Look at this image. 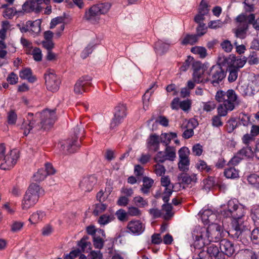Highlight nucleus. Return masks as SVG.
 Wrapping results in <instances>:
<instances>
[{
	"label": "nucleus",
	"instance_id": "nucleus-27",
	"mask_svg": "<svg viewBox=\"0 0 259 259\" xmlns=\"http://www.w3.org/2000/svg\"><path fill=\"white\" fill-rule=\"evenodd\" d=\"M20 77L23 79H27L30 82H33L36 80V77L32 75L31 70L30 68H25L21 70L19 73Z\"/></svg>",
	"mask_w": 259,
	"mask_h": 259
},
{
	"label": "nucleus",
	"instance_id": "nucleus-20",
	"mask_svg": "<svg viewBox=\"0 0 259 259\" xmlns=\"http://www.w3.org/2000/svg\"><path fill=\"white\" fill-rule=\"evenodd\" d=\"M97 183V179L94 176H89L82 178L79 183L80 188L85 192H90Z\"/></svg>",
	"mask_w": 259,
	"mask_h": 259
},
{
	"label": "nucleus",
	"instance_id": "nucleus-44",
	"mask_svg": "<svg viewBox=\"0 0 259 259\" xmlns=\"http://www.w3.org/2000/svg\"><path fill=\"white\" fill-rule=\"evenodd\" d=\"M47 177V172L44 168H41L34 174L33 179L34 181L40 182L44 180Z\"/></svg>",
	"mask_w": 259,
	"mask_h": 259
},
{
	"label": "nucleus",
	"instance_id": "nucleus-64",
	"mask_svg": "<svg viewBox=\"0 0 259 259\" xmlns=\"http://www.w3.org/2000/svg\"><path fill=\"white\" fill-rule=\"evenodd\" d=\"M102 253L100 250L91 251L88 255V259H102Z\"/></svg>",
	"mask_w": 259,
	"mask_h": 259
},
{
	"label": "nucleus",
	"instance_id": "nucleus-8",
	"mask_svg": "<svg viewBox=\"0 0 259 259\" xmlns=\"http://www.w3.org/2000/svg\"><path fill=\"white\" fill-rule=\"evenodd\" d=\"M39 118L40 122L45 130L50 128L56 120L55 111L48 109L43 110L40 113H36Z\"/></svg>",
	"mask_w": 259,
	"mask_h": 259
},
{
	"label": "nucleus",
	"instance_id": "nucleus-42",
	"mask_svg": "<svg viewBox=\"0 0 259 259\" xmlns=\"http://www.w3.org/2000/svg\"><path fill=\"white\" fill-rule=\"evenodd\" d=\"M181 179L182 182L186 184H190L192 182L195 183L197 181L196 175L194 174L191 175L187 174H183Z\"/></svg>",
	"mask_w": 259,
	"mask_h": 259
},
{
	"label": "nucleus",
	"instance_id": "nucleus-13",
	"mask_svg": "<svg viewBox=\"0 0 259 259\" xmlns=\"http://www.w3.org/2000/svg\"><path fill=\"white\" fill-rule=\"evenodd\" d=\"M19 158L18 151L16 149L11 150L2 160L3 162L0 165V168L3 170H9L12 168Z\"/></svg>",
	"mask_w": 259,
	"mask_h": 259
},
{
	"label": "nucleus",
	"instance_id": "nucleus-62",
	"mask_svg": "<svg viewBox=\"0 0 259 259\" xmlns=\"http://www.w3.org/2000/svg\"><path fill=\"white\" fill-rule=\"evenodd\" d=\"M239 90L243 96H251L252 95V92H251L250 90V88L249 87L248 84H244L240 86L239 87Z\"/></svg>",
	"mask_w": 259,
	"mask_h": 259
},
{
	"label": "nucleus",
	"instance_id": "nucleus-36",
	"mask_svg": "<svg viewBox=\"0 0 259 259\" xmlns=\"http://www.w3.org/2000/svg\"><path fill=\"white\" fill-rule=\"evenodd\" d=\"M238 153L243 159L244 158H249L253 156V153L250 147L247 146L242 148Z\"/></svg>",
	"mask_w": 259,
	"mask_h": 259
},
{
	"label": "nucleus",
	"instance_id": "nucleus-32",
	"mask_svg": "<svg viewBox=\"0 0 259 259\" xmlns=\"http://www.w3.org/2000/svg\"><path fill=\"white\" fill-rule=\"evenodd\" d=\"M240 259H257L256 254L252 250H242L240 252Z\"/></svg>",
	"mask_w": 259,
	"mask_h": 259
},
{
	"label": "nucleus",
	"instance_id": "nucleus-7",
	"mask_svg": "<svg viewBox=\"0 0 259 259\" xmlns=\"http://www.w3.org/2000/svg\"><path fill=\"white\" fill-rule=\"evenodd\" d=\"M202 236L207 238L209 242H219L221 241L222 236V228L217 224H212L207 228H203Z\"/></svg>",
	"mask_w": 259,
	"mask_h": 259
},
{
	"label": "nucleus",
	"instance_id": "nucleus-56",
	"mask_svg": "<svg viewBox=\"0 0 259 259\" xmlns=\"http://www.w3.org/2000/svg\"><path fill=\"white\" fill-rule=\"evenodd\" d=\"M128 215L132 217H140L142 213L141 211L137 207L135 206H130L128 207Z\"/></svg>",
	"mask_w": 259,
	"mask_h": 259
},
{
	"label": "nucleus",
	"instance_id": "nucleus-21",
	"mask_svg": "<svg viewBox=\"0 0 259 259\" xmlns=\"http://www.w3.org/2000/svg\"><path fill=\"white\" fill-rule=\"evenodd\" d=\"M220 248L221 250V252L222 253L223 257H224V254L231 256L235 251L234 244L229 240L225 239L221 240Z\"/></svg>",
	"mask_w": 259,
	"mask_h": 259
},
{
	"label": "nucleus",
	"instance_id": "nucleus-41",
	"mask_svg": "<svg viewBox=\"0 0 259 259\" xmlns=\"http://www.w3.org/2000/svg\"><path fill=\"white\" fill-rule=\"evenodd\" d=\"M115 219V218L113 215H107V214H103L100 217L98 220V223L101 225H105L110 222L113 221Z\"/></svg>",
	"mask_w": 259,
	"mask_h": 259
},
{
	"label": "nucleus",
	"instance_id": "nucleus-24",
	"mask_svg": "<svg viewBox=\"0 0 259 259\" xmlns=\"http://www.w3.org/2000/svg\"><path fill=\"white\" fill-rule=\"evenodd\" d=\"M41 7L38 4L33 0L25 2L22 6V10L26 13H29L32 11L39 12L40 11Z\"/></svg>",
	"mask_w": 259,
	"mask_h": 259
},
{
	"label": "nucleus",
	"instance_id": "nucleus-51",
	"mask_svg": "<svg viewBox=\"0 0 259 259\" xmlns=\"http://www.w3.org/2000/svg\"><path fill=\"white\" fill-rule=\"evenodd\" d=\"M7 5H3L2 6V8H6L3 12V16L4 17L10 19L15 14V10L12 8H7Z\"/></svg>",
	"mask_w": 259,
	"mask_h": 259
},
{
	"label": "nucleus",
	"instance_id": "nucleus-63",
	"mask_svg": "<svg viewBox=\"0 0 259 259\" xmlns=\"http://www.w3.org/2000/svg\"><path fill=\"white\" fill-rule=\"evenodd\" d=\"M222 115H220L218 113L217 115H215L212 118V124L213 126L220 127L223 125V122L221 119Z\"/></svg>",
	"mask_w": 259,
	"mask_h": 259
},
{
	"label": "nucleus",
	"instance_id": "nucleus-19",
	"mask_svg": "<svg viewBox=\"0 0 259 259\" xmlns=\"http://www.w3.org/2000/svg\"><path fill=\"white\" fill-rule=\"evenodd\" d=\"M92 77L86 76L80 78L74 85V92L77 95H81L87 92V87L90 85Z\"/></svg>",
	"mask_w": 259,
	"mask_h": 259
},
{
	"label": "nucleus",
	"instance_id": "nucleus-34",
	"mask_svg": "<svg viewBox=\"0 0 259 259\" xmlns=\"http://www.w3.org/2000/svg\"><path fill=\"white\" fill-rule=\"evenodd\" d=\"M46 217V213L42 211H37L33 213L30 217L29 221L32 224H35L42 221Z\"/></svg>",
	"mask_w": 259,
	"mask_h": 259
},
{
	"label": "nucleus",
	"instance_id": "nucleus-23",
	"mask_svg": "<svg viewBox=\"0 0 259 259\" xmlns=\"http://www.w3.org/2000/svg\"><path fill=\"white\" fill-rule=\"evenodd\" d=\"M200 216L202 221L205 224L211 223L215 219L216 215L212 211L209 209H206L200 211Z\"/></svg>",
	"mask_w": 259,
	"mask_h": 259
},
{
	"label": "nucleus",
	"instance_id": "nucleus-45",
	"mask_svg": "<svg viewBox=\"0 0 259 259\" xmlns=\"http://www.w3.org/2000/svg\"><path fill=\"white\" fill-rule=\"evenodd\" d=\"M191 51L193 53L199 55L201 58H205L207 55L206 50L203 47L196 46L192 48Z\"/></svg>",
	"mask_w": 259,
	"mask_h": 259
},
{
	"label": "nucleus",
	"instance_id": "nucleus-58",
	"mask_svg": "<svg viewBox=\"0 0 259 259\" xmlns=\"http://www.w3.org/2000/svg\"><path fill=\"white\" fill-rule=\"evenodd\" d=\"M107 208V205L102 203H99L95 205V207L93 213L95 215H97L99 213L104 212Z\"/></svg>",
	"mask_w": 259,
	"mask_h": 259
},
{
	"label": "nucleus",
	"instance_id": "nucleus-59",
	"mask_svg": "<svg viewBox=\"0 0 259 259\" xmlns=\"http://www.w3.org/2000/svg\"><path fill=\"white\" fill-rule=\"evenodd\" d=\"M192 152L194 155L199 156L203 152V147L200 144L194 145L192 149Z\"/></svg>",
	"mask_w": 259,
	"mask_h": 259
},
{
	"label": "nucleus",
	"instance_id": "nucleus-14",
	"mask_svg": "<svg viewBox=\"0 0 259 259\" xmlns=\"http://www.w3.org/2000/svg\"><path fill=\"white\" fill-rule=\"evenodd\" d=\"M193 68L194 70L193 79L195 82L199 83L208 81L207 76L205 77L206 75L204 74L206 67L203 64L199 62H196L193 64Z\"/></svg>",
	"mask_w": 259,
	"mask_h": 259
},
{
	"label": "nucleus",
	"instance_id": "nucleus-17",
	"mask_svg": "<svg viewBox=\"0 0 259 259\" xmlns=\"http://www.w3.org/2000/svg\"><path fill=\"white\" fill-rule=\"evenodd\" d=\"M161 185L164 187V191L162 194V198L164 202H168L169 197L173 192L174 186L170 183L168 176H164L161 178Z\"/></svg>",
	"mask_w": 259,
	"mask_h": 259
},
{
	"label": "nucleus",
	"instance_id": "nucleus-4",
	"mask_svg": "<svg viewBox=\"0 0 259 259\" xmlns=\"http://www.w3.org/2000/svg\"><path fill=\"white\" fill-rule=\"evenodd\" d=\"M227 208L220 210L221 214L225 218L244 217L245 214V207L235 199H231L227 203Z\"/></svg>",
	"mask_w": 259,
	"mask_h": 259
},
{
	"label": "nucleus",
	"instance_id": "nucleus-12",
	"mask_svg": "<svg viewBox=\"0 0 259 259\" xmlns=\"http://www.w3.org/2000/svg\"><path fill=\"white\" fill-rule=\"evenodd\" d=\"M126 107L124 104H119L115 108L114 117L110 123V128H114L122 122L126 116Z\"/></svg>",
	"mask_w": 259,
	"mask_h": 259
},
{
	"label": "nucleus",
	"instance_id": "nucleus-52",
	"mask_svg": "<svg viewBox=\"0 0 259 259\" xmlns=\"http://www.w3.org/2000/svg\"><path fill=\"white\" fill-rule=\"evenodd\" d=\"M251 218L255 225L259 226V206L251 209Z\"/></svg>",
	"mask_w": 259,
	"mask_h": 259
},
{
	"label": "nucleus",
	"instance_id": "nucleus-18",
	"mask_svg": "<svg viewBox=\"0 0 259 259\" xmlns=\"http://www.w3.org/2000/svg\"><path fill=\"white\" fill-rule=\"evenodd\" d=\"M246 62V58H236L234 56H230L228 57L224 58L222 64L223 65H229L232 68H235L237 70L242 68Z\"/></svg>",
	"mask_w": 259,
	"mask_h": 259
},
{
	"label": "nucleus",
	"instance_id": "nucleus-15",
	"mask_svg": "<svg viewBox=\"0 0 259 259\" xmlns=\"http://www.w3.org/2000/svg\"><path fill=\"white\" fill-rule=\"evenodd\" d=\"M126 228L128 233L138 236L144 232L145 226L141 221L134 219L128 222Z\"/></svg>",
	"mask_w": 259,
	"mask_h": 259
},
{
	"label": "nucleus",
	"instance_id": "nucleus-46",
	"mask_svg": "<svg viewBox=\"0 0 259 259\" xmlns=\"http://www.w3.org/2000/svg\"><path fill=\"white\" fill-rule=\"evenodd\" d=\"M165 154L166 160L174 161L176 158L175 149L171 147L167 146L165 149Z\"/></svg>",
	"mask_w": 259,
	"mask_h": 259
},
{
	"label": "nucleus",
	"instance_id": "nucleus-57",
	"mask_svg": "<svg viewBox=\"0 0 259 259\" xmlns=\"http://www.w3.org/2000/svg\"><path fill=\"white\" fill-rule=\"evenodd\" d=\"M154 171L157 176H162L165 172L166 169L164 166L159 164H156L153 166Z\"/></svg>",
	"mask_w": 259,
	"mask_h": 259
},
{
	"label": "nucleus",
	"instance_id": "nucleus-38",
	"mask_svg": "<svg viewBox=\"0 0 259 259\" xmlns=\"http://www.w3.org/2000/svg\"><path fill=\"white\" fill-rule=\"evenodd\" d=\"M27 26L32 33L37 34L40 31V22L37 20L33 22L27 21Z\"/></svg>",
	"mask_w": 259,
	"mask_h": 259
},
{
	"label": "nucleus",
	"instance_id": "nucleus-55",
	"mask_svg": "<svg viewBox=\"0 0 259 259\" xmlns=\"http://www.w3.org/2000/svg\"><path fill=\"white\" fill-rule=\"evenodd\" d=\"M93 244L96 248L101 249L104 246V241L100 236L94 235L93 238Z\"/></svg>",
	"mask_w": 259,
	"mask_h": 259
},
{
	"label": "nucleus",
	"instance_id": "nucleus-22",
	"mask_svg": "<svg viewBox=\"0 0 259 259\" xmlns=\"http://www.w3.org/2000/svg\"><path fill=\"white\" fill-rule=\"evenodd\" d=\"M208 245L206 252L210 259H224L222 257V253L219 251L217 246L210 243Z\"/></svg>",
	"mask_w": 259,
	"mask_h": 259
},
{
	"label": "nucleus",
	"instance_id": "nucleus-31",
	"mask_svg": "<svg viewBox=\"0 0 259 259\" xmlns=\"http://www.w3.org/2000/svg\"><path fill=\"white\" fill-rule=\"evenodd\" d=\"M198 36L197 34H187L182 40L181 44L184 45H193L198 40Z\"/></svg>",
	"mask_w": 259,
	"mask_h": 259
},
{
	"label": "nucleus",
	"instance_id": "nucleus-2",
	"mask_svg": "<svg viewBox=\"0 0 259 259\" xmlns=\"http://www.w3.org/2000/svg\"><path fill=\"white\" fill-rule=\"evenodd\" d=\"M41 191V188L38 184H31L22 199V208L23 210H27L33 207L37 202Z\"/></svg>",
	"mask_w": 259,
	"mask_h": 259
},
{
	"label": "nucleus",
	"instance_id": "nucleus-35",
	"mask_svg": "<svg viewBox=\"0 0 259 259\" xmlns=\"http://www.w3.org/2000/svg\"><path fill=\"white\" fill-rule=\"evenodd\" d=\"M227 67V71L229 72V75L228 77V81L230 82H233L235 81L238 75V70L235 69V68H232L229 65H226Z\"/></svg>",
	"mask_w": 259,
	"mask_h": 259
},
{
	"label": "nucleus",
	"instance_id": "nucleus-53",
	"mask_svg": "<svg viewBox=\"0 0 259 259\" xmlns=\"http://www.w3.org/2000/svg\"><path fill=\"white\" fill-rule=\"evenodd\" d=\"M202 109L206 112H210L216 107V104L214 101H208L202 103Z\"/></svg>",
	"mask_w": 259,
	"mask_h": 259
},
{
	"label": "nucleus",
	"instance_id": "nucleus-5",
	"mask_svg": "<svg viewBox=\"0 0 259 259\" xmlns=\"http://www.w3.org/2000/svg\"><path fill=\"white\" fill-rule=\"evenodd\" d=\"M38 116L37 114L34 116L33 113H28L26 119L23 121L21 126L25 136H27L30 132L35 133L43 128L40 120L37 121Z\"/></svg>",
	"mask_w": 259,
	"mask_h": 259
},
{
	"label": "nucleus",
	"instance_id": "nucleus-10",
	"mask_svg": "<svg viewBox=\"0 0 259 259\" xmlns=\"http://www.w3.org/2000/svg\"><path fill=\"white\" fill-rule=\"evenodd\" d=\"M45 78L48 90L56 92L59 90L61 81L54 71L48 70L45 74Z\"/></svg>",
	"mask_w": 259,
	"mask_h": 259
},
{
	"label": "nucleus",
	"instance_id": "nucleus-29",
	"mask_svg": "<svg viewBox=\"0 0 259 259\" xmlns=\"http://www.w3.org/2000/svg\"><path fill=\"white\" fill-rule=\"evenodd\" d=\"M155 83H152L150 88L146 91V93L143 96V100L144 104V108L145 106H148V102L151 95L153 93L154 90L157 88Z\"/></svg>",
	"mask_w": 259,
	"mask_h": 259
},
{
	"label": "nucleus",
	"instance_id": "nucleus-9",
	"mask_svg": "<svg viewBox=\"0 0 259 259\" xmlns=\"http://www.w3.org/2000/svg\"><path fill=\"white\" fill-rule=\"evenodd\" d=\"M81 130V128L77 126L74 128L75 137L72 139L67 140L61 144V148L64 152L69 153H74L80 147V144L77 143V135L80 132Z\"/></svg>",
	"mask_w": 259,
	"mask_h": 259
},
{
	"label": "nucleus",
	"instance_id": "nucleus-37",
	"mask_svg": "<svg viewBox=\"0 0 259 259\" xmlns=\"http://www.w3.org/2000/svg\"><path fill=\"white\" fill-rule=\"evenodd\" d=\"M153 183V181L151 179L146 177L144 178L143 179V186L141 189V192L144 194H148Z\"/></svg>",
	"mask_w": 259,
	"mask_h": 259
},
{
	"label": "nucleus",
	"instance_id": "nucleus-3",
	"mask_svg": "<svg viewBox=\"0 0 259 259\" xmlns=\"http://www.w3.org/2000/svg\"><path fill=\"white\" fill-rule=\"evenodd\" d=\"M111 7V4L108 2L93 5L85 12L84 17L92 23L97 22L100 19V15L108 13Z\"/></svg>",
	"mask_w": 259,
	"mask_h": 259
},
{
	"label": "nucleus",
	"instance_id": "nucleus-25",
	"mask_svg": "<svg viewBox=\"0 0 259 259\" xmlns=\"http://www.w3.org/2000/svg\"><path fill=\"white\" fill-rule=\"evenodd\" d=\"M89 238L88 236H83L78 242V246L81 248L83 252H89L92 249V244L88 241Z\"/></svg>",
	"mask_w": 259,
	"mask_h": 259
},
{
	"label": "nucleus",
	"instance_id": "nucleus-16",
	"mask_svg": "<svg viewBox=\"0 0 259 259\" xmlns=\"http://www.w3.org/2000/svg\"><path fill=\"white\" fill-rule=\"evenodd\" d=\"M203 230L202 228H198L194 230L192 233L194 240V246L195 248L201 249L204 246L208 245L210 242L207 238L202 236Z\"/></svg>",
	"mask_w": 259,
	"mask_h": 259
},
{
	"label": "nucleus",
	"instance_id": "nucleus-50",
	"mask_svg": "<svg viewBox=\"0 0 259 259\" xmlns=\"http://www.w3.org/2000/svg\"><path fill=\"white\" fill-rule=\"evenodd\" d=\"M134 203L140 207H144L148 205V201L141 196H136L134 198Z\"/></svg>",
	"mask_w": 259,
	"mask_h": 259
},
{
	"label": "nucleus",
	"instance_id": "nucleus-48",
	"mask_svg": "<svg viewBox=\"0 0 259 259\" xmlns=\"http://www.w3.org/2000/svg\"><path fill=\"white\" fill-rule=\"evenodd\" d=\"M115 215L118 220L120 222H125L128 220L127 211L126 212L123 209H119L117 210L115 212Z\"/></svg>",
	"mask_w": 259,
	"mask_h": 259
},
{
	"label": "nucleus",
	"instance_id": "nucleus-60",
	"mask_svg": "<svg viewBox=\"0 0 259 259\" xmlns=\"http://www.w3.org/2000/svg\"><path fill=\"white\" fill-rule=\"evenodd\" d=\"M224 23L220 20L210 21L208 24L209 28L215 29L223 26Z\"/></svg>",
	"mask_w": 259,
	"mask_h": 259
},
{
	"label": "nucleus",
	"instance_id": "nucleus-1",
	"mask_svg": "<svg viewBox=\"0 0 259 259\" xmlns=\"http://www.w3.org/2000/svg\"><path fill=\"white\" fill-rule=\"evenodd\" d=\"M215 98L220 103L217 108L218 113L222 116H226L228 112L233 110L235 106L239 104L238 96L232 89L226 92L222 90L218 91Z\"/></svg>",
	"mask_w": 259,
	"mask_h": 259
},
{
	"label": "nucleus",
	"instance_id": "nucleus-43",
	"mask_svg": "<svg viewBox=\"0 0 259 259\" xmlns=\"http://www.w3.org/2000/svg\"><path fill=\"white\" fill-rule=\"evenodd\" d=\"M196 168L199 171H205L206 172H209L211 170V168L209 166L207 165L206 162L203 160L199 159L195 165Z\"/></svg>",
	"mask_w": 259,
	"mask_h": 259
},
{
	"label": "nucleus",
	"instance_id": "nucleus-40",
	"mask_svg": "<svg viewBox=\"0 0 259 259\" xmlns=\"http://www.w3.org/2000/svg\"><path fill=\"white\" fill-rule=\"evenodd\" d=\"M172 209V206L171 204L168 203V202H165V203L162 205V210L165 212L164 216L165 219H168L174 215Z\"/></svg>",
	"mask_w": 259,
	"mask_h": 259
},
{
	"label": "nucleus",
	"instance_id": "nucleus-61",
	"mask_svg": "<svg viewBox=\"0 0 259 259\" xmlns=\"http://www.w3.org/2000/svg\"><path fill=\"white\" fill-rule=\"evenodd\" d=\"M248 84L252 95L259 91V84L256 80L251 81Z\"/></svg>",
	"mask_w": 259,
	"mask_h": 259
},
{
	"label": "nucleus",
	"instance_id": "nucleus-39",
	"mask_svg": "<svg viewBox=\"0 0 259 259\" xmlns=\"http://www.w3.org/2000/svg\"><path fill=\"white\" fill-rule=\"evenodd\" d=\"M64 19L62 17H57L53 19L50 23V28L53 29L57 25L61 24L60 31H62L64 29Z\"/></svg>",
	"mask_w": 259,
	"mask_h": 259
},
{
	"label": "nucleus",
	"instance_id": "nucleus-11",
	"mask_svg": "<svg viewBox=\"0 0 259 259\" xmlns=\"http://www.w3.org/2000/svg\"><path fill=\"white\" fill-rule=\"evenodd\" d=\"M225 74L222 67L219 65L212 66L208 72V81H210L213 85L219 83L225 77Z\"/></svg>",
	"mask_w": 259,
	"mask_h": 259
},
{
	"label": "nucleus",
	"instance_id": "nucleus-28",
	"mask_svg": "<svg viewBox=\"0 0 259 259\" xmlns=\"http://www.w3.org/2000/svg\"><path fill=\"white\" fill-rule=\"evenodd\" d=\"M177 136V134L175 133H163L161 134L160 136V142L167 147L170 143L171 140L172 139L176 138Z\"/></svg>",
	"mask_w": 259,
	"mask_h": 259
},
{
	"label": "nucleus",
	"instance_id": "nucleus-30",
	"mask_svg": "<svg viewBox=\"0 0 259 259\" xmlns=\"http://www.w3.org/2000/svg\"><path fill=\"white\" fill-rule=\"evenodd\" d=\"M169 42H164L162 40H158L155 43V49L157 53L161 55L166 52L170 46Z\"/></svg>",
	"mask_w": 259,
	"mask_h": 259
},
{
	"label": "nucleus",
	"instance_id": "nucleus-26",
	"mask_svg": "<svg viewBox=\"0 0 259 259\" xmlns=\"http://www.w3.org/2000/svg\"><path fill=\"white\" fill-rule=\"evenodd\" d=\"M159 142L158 136L155 135H151L147 141L148 147L154 151H157L159 149Z\"/></svg>",
	"mask_w": 259,
	"mask_h": 259
},
{
	"label": "nucleus",
	"instance_id": "nucleus-33",
	"mask_svg": "<svg viewBox=\"0 0 259 259\" xmlns=\"http://www.w3.org/2000/svg\"><path fill=\"white\" fill-rule=\"evenodd\" d=\"M224 174L225 176L228 179H235L239 177V170L234 167L226 168Z\"/></svg>",
	"mask_w": 259,
	"mask_h": 259
},
{
	"label": "nucleus",
	"instance_id": "nucleus-49",
	"mask_svg": "<svg viewBox=\"0 0 259 259\" xmlns=\"http://www.w3.org/2000/svg\"><path fill=\"white\" fill-rule=\"evenodd\" d=\"M17 119V115L14 110H11L7 114V121L9 124L14 125Z\"/></svg>",
	"mask_w": 259,
	"mask_h": 259
},
{
	"label": "nucleus",
	"instance_id": "nucleus-6",
	"mask_svg": "<svg viewBox=\"0 0 259 259\" xmlns=\"http://www.w3.org/2000/svg\"><path fill=\"white\" fill-rule=\"evenodd\" d=\"M232 228L228 234L234 239H238L247 230L244 224L243 217L232 218Z\"/></svg>",
	"mask_w": 259,
	"mask_h": 259
},
{
	"label": "nucleus",
	"instance_id": "nucleus-47",
	"mask_svg": "<svg viewBox=\"0 0 259 259\" xmlns=\"http://www.w3.org/2000/svg\"><path fill=\"white\" fill-rule=\"evenodd\" d=\"M189 165V159H179L178 167L181 171H186L188 170Z\"/></svg>",
	"mask_w": 259,
	"mask_h": 259
},
{
	"label": "nucleus",
	"instance_id": "nucleus-54",
	"mask_svg": "<svg viewBox=\"0 0 259 259\" xmlns=\"http://www.w3.org/2000/svg\"><path fill=\"white\" fill-rule=\"evenodd\" d=\"M189 153L190 151L188 148L183 147L180 148L178 151L179 159H189Z\"/></svg>",
	"mask_w": 259,
	"mask_h": 259
}]
</instances>
